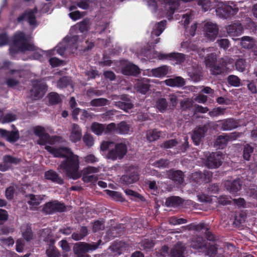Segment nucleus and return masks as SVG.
Wrapping results in <instances>:
<instances>
[{
    "mask_svg": "<svg viewBox=\"0 0 257 257\" xmlns=\"http://www.w3.org/2000/svg\"><path fill=\"white\" fill-rule=\"evenodd\" d=\"M45 148L55 157L66 158L59 165L58 167L59 170L64 171L67 176L74 180L80 177L78 172L79 168L78 156L74 154L67 148H55L50 146H46Z\"/></svg>",
    "mask_w": 257,
    "mask_h": 257,
    "instance_id": "obj_1",
    "label": "nucleus"
},
{
    "mask_svg": "<svg viewBox=\"0 0 257 257\" xmlns=\"http://www.w3.org/2000/svg\"><path fill=\"white\" fill-rule=\"evenodd\" d=\"M182 48L187 49L188 51H193L196 52V47L190 42H183L181 44ZM215 49L212 48H208L206 49H202L201 50H197L196 52L200 57H203L206 55L205 58V63L207 67L210 68L211 73L213 75H218L221 74L223 70H226L225 68H222L219 66L214 65L216 62L217 55L214 51Z\"/></svg>",
    "mask_w": 257,
    "mask_h": 257,
    "instance_id": "obj_2",
    "label": "nucleus"
},
{
    "mask_svg": "<svg viewBox=\"0 0 257 257\" xmlns=\"http://www.w3.org/2000/svg\"><path fill=\"white\" fill-rule=\"evenodd\" d=\"M78 37L74 36L71 38L65 37L53 50L47 52L48 55H53L55 52L60 55H63L65 52L69 53H73L77 48V42Z\"/></svg>",
    "mask_w": 257,
    "mask_h": 257,
    "instance_id": "obj_3",
    "label": "nucleus"
},
{
    "mask_svg": "<svg viewBox=\"0 0 257 257\" xmlns=\"http://www.w3.org/2000/svg\"><path fill=\"white\" fill-rule=\"evenodd\" d=\"M28 40L29 37H26L22 32L16 34L13 38V45L10 48V53L34 51L35 47L32 44L28 43Z\"/></svg>",
    "mask_w": 257,
    "mask_h": 257,
    "instance_id": "obj_4",
    "label": "nucleus"
},
{
    "mask_svg": "<svg viewBox=\"0 0 257 257\" xmlns=\"http://www.w3.org/2000/svg\"><path fill=\"white\" fill-rule=\"evenodd\" d=\"M204 240L201 237L194 238L191 242V246L194 249L205 252V255L209 257L216 256V252L218 251L217 247L213 244L204 243Z\"/></svg>",
    "mask_w": 257,
    "mask_h": 257,
    "instance_id": "obj_5",
    "label": "nucleus"
},
{
    "mask_svg": "<svg viewBox=\"0 0 257 257\" xmlns=\"http://www.w3.org/2000/svg\"><path fill=\"white\" fill-rule=\"evenodd\" d=\"M127 147L124 143H118L115 144L114 147L109 150L107 158L113 161L122 159L126 154Z\"/></svg>",
    "mask_w": 257,
    "mask_h": 257,
    "instance_id": "obj_6",
    "label": "nucleus"
},
{
    "mask_svg": "<svg viewBox=\"0 0 257 257\" xmlns=\"http://www.w3.org/2000/svg\"><path fill=\"white\" fill-rule=\"evenodd\" d=\"M102 242L101 240L99 239L97 242H92L87 243L85 242H79L75 244L74 248V251L79 257H88V255L82 254L89 251L94 250L97 249Z\"/></svg>",
    "mask_w": 257,
    "mask_h": 257,
    "instance_id": "obj_7",
    "label": "nucleus"
},
{
    "mask_svg": "<svg viewBox=\"0 0 257 257\" xmlns=\"http://www.w3.org/2000/svg\"><path fill=\"white\" fill-rule=\"evenodd\" d=\"M217 8L216 9V15L220 18L227 19L232 15H234L238 11V9L236 7H232L231 6L227 5L222 2L218 3L216 5Z\"/></svg>",
    "mask_w": 257,
    "mask_h": 257,
    "instance_id": "obj_8",
    "label": "nucleus"
},
{
    "mask_svg": "<svg viewBox=\"0 0 257 257\" xmlns=\"http://www.w3.org/2000/svg\"><path fill=\"white\" fill-rule=\"evenodd\" d=\"M33 88L30 91L31 97L34 99L42 98L47 90V87L43 81H34L32 82Z\"/></svg>",
    "mask_w": 257,
    "mask_h": 257,
    "instance_id": "obj_9",
    "label": "nucleus"
},
{
    "mask_svg": "<svg viewBox=\"0 0 257 257\" xmlns=\"http://www.w3.org/2000/svg\"><path fill=\"white\" fill-rule=\"evenodd\" d=\"M111 99L116 100L114 101V105L115 106L126 112H128L130 109L133 107V104L127 98L126 95H121L120 96L112 95Z\"/></svg>",
    "mask_w": 257,
    "mask_h": 257,
    "instance_id": "obj_10",
    "label": "nucleus"
},
{
    "mask_svg": "<svg viewBox=\"0 0 257 257\" xmlns=\"http://www.w3.org/2000/svg\"><path fill=\"white\" fill-rule=\"evenodd\" d=\"M34 134L39 137V139L38 141V144L44 145L47 143L52 144L55 142L57 137L51 138L50 136L46 133L45 128L41 126H37L34 128Z\"/></svg>",
    "mask_w": 257,
    "mask_h": 257,
    "instance_id": "obj_11",
    "label": "nucleus"
},
{
    "mask_svg": "<svg viewBox=\"0 0 257 257\" xmlns=\"http://www.w3.org/2000/svg\"><path fill=\"white\" fill-rule=\"evenodd\" d=\"M217 25L211 21L206 22L203 27L204 37L209 41H214L218 34Z\"/></svg>",
    "mask_w": 257,
    "mask_h": 257,
    "instance_id": "obj_12",
    "label": "nucleus"
},
{
    "mask_svg": "<svg viewBox=\"0 0 257 257\" xmlns=\"http://www.w3.org/2000/svg\"><path fill=\"white\" fill-rule=\"evenodd\" d=\"M152 58H158L160 60H174L176 63H180L184 62L185 59V55L179 53H171L170 54H163L160 52L155 51L153 53Z\"/></svg>",
    "mask_w": 257,
    "mask_h": 257,
    "instance_id": "obj_13",
    "label": "nucleus"
},
{
    "mask_svg": "<svg viewBox=\"0 0 257 257\" xmlns=\"http://www.w3.org/2000/svg\"><path fill=\"white\" fill-rule=\"evenodd\" d=\"M223 158L219 152L212 153L207 157L206 165L209 168H216L220 166Z\"/></svg>",
    "mask_w": 257,
    "mask_h": 257,
    "instance_id": "obj_14",
    "label": "nucleus"
},
{
    "mask_svg": "<svg viewBox=\"0 0 257 257\" xmlns=\"http://www.w3.org/2000/svg\"><path fill=\"white\" fill-rule=\"evenodd\" d=\"M65 210L64 205L57 201H52L46 203L43 208L44 212L47 214H52L55 212H63Z\"/></svg>",
    "mask_w": 257,
    "mask_h": 257,
    "instance_id": "obj_15",
    "label": "nucleus"
},
{
    "mask_svg": "<svg viewBox=\"0 0 257 257\" xmlns=\"http://www.w3.org/2000/svg\"><path fill=\"white\" fill-rule=\"evenodd\" d=\"M37 12V10L36 8L33 10L27 11L23 15L18 17L17 20L19 22L26 21L31 27L35 28L38 25L35 17Z\"/></svg>",
    "mask_w": 257,
    "mask_h": 257,
    "instance_id": "obj_16",
    "label": "nucleus"
},
{
    "mask_svg": "<svg viewBox=\"0 0 257 257\" xmlns=\"http://www.w3.org/2000/svg\"><path fill=\"white\" fill-rule=\"evenodd\" d=\"M170 71V69L169 67L166 65H163L154 69H147L144 71V74L150 77L153 76L155 77L162 78L168 74Z\"/></svg>",
    "mask_w": 257,
    "mask_h": 257,
    "instance_id": "obj_17",
    "label": "nucleus"
},
{
    "mask_svg": "<svg viewBox=\"0 0 257 257\" xmlns=\"http://www.w3.org/2000/svg\"><path fill=\"white\" fill-rule=\"evenodd\" d=\"M161 0H159L160 4L161 5V9H158V6L157 2L155 0H146L145 2L146 4L148 7V8L152 11V12L156 16H157L160 18H162L163 17H166L164 14V8L162 6Z\"/></svg>",
    "mask_w": 257,
    "mask_h": 257,
    "instance_id": "obj_18",
    "label": "nucleus"
},
{
    "mask_svg": "<svg viewBox=\"0 0 257 257\" xmlns=\"http://www.w3.org/2000/svg\"><path fill=\"white\" fill-rule=\"evenodd\" d=\"M69 130L70 133L69 137V140L71 142L76 143L81 140L82 137V131L77 124H72Z\"/></svg>",
    "mask_w": 257,
    "mask_h": 257,
    "instance_id": "obj_19",
    "label": "nucleus"
},
{
    "mask_svg": "<svg viewBox=\"0 0 257 257\" xmlns=\"http://www.w3.org/2000/svg\"><path fill=\"white\" fill-rule=\"evenodd\" d=\"M121 72L125 75H136L139 73V69L136 65L124 61L122 64Z\"/></svg>",
    "mask_w": 257,
    "mask_h": 257,
    "instance_id": "obj_20",
    "label": "nucleus"
},
{
    "mask_svg": "<svg viewBox=\"0 0 257 257\" xmlns=\"http://www.w3.org/2000/svg\"><path fill=\"white\" fill-rule=\"evenodd\" d=\"M227 32L230 37H235L240 35L243 32V27L241 24L235 23L228 26L226 28Z\"/></svg>",
    "mask_w": 257,
    "mask_h": 257,
    "instance_id": "obj_21",
    "label": "nucleus"
},
{
    "mask_svg": "<svg viewBox=\"0 0 257 257\" xmlns=\"http://www.w3.org/2000/svg\"><path fill=\"white\" fill-rule=\"evenodd\" d=\"M224 186L227 190L232 194H236L241 189V184L239 179L233 181L227 180L224 183Z\"/></svg>",
    "mask_w": 257,
    "mask_h": 257,
    "instance_id": "obj_22",
    "label": "nucleus"
},
{
    "mask_svg": "<svg viewBox=\"0 0 257 257\" xmlns=\"http://www.w3.org/2000/svg\"><path fill=\"white\" fill-rule=\"evenodd\" d=\"M150 80L148 79L144 78L139 80L135 85L136 90L142 94H146L150 88Z\"/></svg>",
    "mask_w": 257,
    "mask_h": 257,
    "instance_id": "obj_23",
    "label": "nucleus"
},
{
    "mask_svg": "<svg viewBox=\"0 0 257 257\" xmlns=\"http://www.w3.org/2000/svg\"><path fill=\"white\" fill-rule=\"evenodd\" d=\"M133 132L131 125L126 121H121L116 125V133L120 135H128Z\"/></svg>",
    "mask_w": 257,
    "mask_h": 257,
    "instance_id": "obj_24",
    "label": "nucleus"
},
{
    "mask_svg": "<svg viewBox=\"0 0 257 257\" xmlns=\"http://www.w3.org/2000/svg\"><path fill=\"white\" fill-rule=\"evenodd\" d=\"M166 85L170 87H182L185 85L184 79L180 76L175 77L174 78H169L163 81Z\"/></svg>",
    "mask_w": 257,
    "mask_h": 257,
    "instance_id": "obj_25",
    "label": "nucleus"
},
{
    "mask_svg": "<svg viewBox=\"0 0 257 257\" xmlns=\"http://www.w3.org/2000/svg\"><path fill=\"white\" fill-rule=\"evenodd\" d=\"M28 203L30 206L31 209L34 210L36 208L43 200V198L41 195H35L30 194L27 196Z\"/></svg>",
    "mask_w": 257,
    "mask_h": 257,
    "instance_id": "obj_26",
    "label": "nucleus"
},
{
    "mask_svg": "<svg viewBox=\"0 0 257 257\" xmlns=\"http://www.w3.org/2000/svg\"><path fill=\"white\" fill-rule=\"evenodd\" d=\"M206 132L207 128L205 126L199 127L194 130L192 139L196 145L199 144L201 139L204 137Z\"/></svg>",
    "mask_w": 257,
    "mask_h": 257,
    "instance_id": "obj_27",
    "label": "nucleus"
},
{
    "mask_svg": "<svg viewBox=\"0 0 257 257\" xmlns=\"http://www.w3.org/2000/svg\"><path fill=\"white\" fill-rule=\"evenodd\" d=\"M185 247L181 242L177 243L172 249L171 257H185Z\"/></svg>",
    "mask_w": 257,
    "mask_h": 257,
    "instance_id": "obj_28",
    "label": "nucleus"
},
{
    "mask_svg": "<svg viewBox=\"0 0 257 257\" xmlns=\"http://www.w3.org/2000/svg\"><path fill=\"white\" fill-rule=\"evenodd\" d=\"M3 160L4 164H0V170L2 171H6L10 168V166L8 165L9 163L17 164L20 162V159L10 156H4Z\"/></svg>",
    "mask_w": 257,
    "mask_h": 257,
    "instance_id": "obj_29",
    "label": "nucleus"
},
{
    "mask_svg": "<svg viewBox=\"0 0 257 257\" xmlns=\"http://www.w3.org/2000/svg\"><path fill=\"white\" fill-rule=\"evenodd\" d=\"M0 134L8 141L12 142H16L19 137L18 131L9 132L2 128H0Z\"/></svg>",
    "mask_w": 257,
    "mask_h": 257,
    "instance_id": "obj_30",
    "label": "nucleus"
},
{
    "mask_svg": "<svg viewBox=\"0 0 257 257\" xmlns=\"http://www.w3.org/2000/svg\"><path fill=\"white\" fill-rule=\"evenodd\" d=\"M240 45L242 47L245 49L253 48L254 51H255V49H257V46L255 45L254 40L248 36H244L240 39ZM256 54H257V51Z\"/></svg>",
    "mask_w": 257,
    "mask_h": 257,
    "instance_id": "obj_31",
    "label": "nucleus"
},
{
    "mask_svg": "<svg viewBox=\"0 0 257 257\" xmlns=\"http://www.w3.org/2000/svg\"><path fill=\"white\" fill-rule=\"evenodd\" d=\"M233 138L234 136L231 135H220L216 139L214 145L218 147L219 149H222L226 145L229 140Z\"/></svg>",
    "mask_w": 257,
    "mask_h": 257,
    "instance_id": "obj_32",
    "label": "nucleus"
},
{
    "mask_svg": "<svg viewBox=\"0 0 257 257\" xmlns=\"http://www.w3.org/2000/svg\"><path fill=\"white\" fill-rule=\"evenodd\" d=\"M219 125H221V129L223 131L231 130L237 127V121L233 119H228L219 121Z\"/></svg>",
    "mask_w": 257,
    "mask_h": 257,
    "instance_id": "obj_33",
    "label": "nucleus"
},
{
    "mask_svg": "<svg viewBox=\"0 0 257 257\" xmlns=\"http://www.w3.org/2000/svg\"><path fill=\"white\" fill-rule=\"evenodd\" d=\"M181 18V20L179 22L182 25L186 27L190 22V21L194 18V12L191 10H188L185 13L179 15Z\"/></svg>",
    "mask_w": 257,
    "mask_h": 257,
    "instance_id": "obj_34",
    "label": "nucleus"
},
{
    "mask_svg": "<svg viewBox=\"0 0 257 257\" xmlns=\"http://www.w3.org/2000/svg\"><path fill=\"white\" fill-rule=\"evenodd\" d=\"M45 177L46 179L50 180L53 182L62 184L63 183V180L53 170H49L45 172Z\"/></svg>",
    "mask_w": 257,
    "mask_h": 257,
    "instance_id": "obj_35",
    "label": "nucleus"
},
{
    "mask_svg": "<svg viewBox=\"0 0 257 257\" xmlns=\"http://www.w3.org/2000/svg\"><path fill=\"white\" fill-rule=\"evenodd\" d=\"M169 177L179 184H181L183 181V174L181 171H171L169 173Z\"/></svg>",
    "mask_w": 257,
    "mask_h": 257,
    "instance_id": "obj_36",
    "label": "nucleus"
},
{
    "mask_svg": "<svg viewBox=\"0 0 257 257\" xmlns=\"http://www.w3.org/2000/svg\"><path fill=\"white\" fill-rule=\"evenodd\" d=\"M21 232L24 238L27 241L33 238V234L30 226L27 224L23 225L21 227Z\"/></svg>",
    "mask_w": 257,
    "mask_h": 257,
    "instance_id": "obj_37",
    "label": "nucleus"
},
{
    "mask_svg": "<svg viewBox=\"0 0 257 257\" xmlns=\"http://www.w3.org/2000/svg\"><path fill=\"white\" fill-rule=\"evenodd\" d=\"M166 22V21H163L155 24L152 32V35L160 36L165 29Z\"/></svg>",
    "mask_w": 257,
    "mask_h": 257,
    "instance_id": "obj_38",
    "label": "nucleus"
},
{
    "mask_svg": "<svg viewBox=\"0 0 257 257\" xmlns=\"http://www.w3.org/2000/svg\"><path fill=\"white\" fill-rule=\"evenodd\" d=\"M122 179L126 184H132L138 181L139 178L138 172L135 170L130 174L124 175Z\"/></svg>",
    "mask_w": 257,
    "mask_h": 257,
    "instance_id": "obj_39",
    "label": "nucleus"
},
{
    "mask_svg": "<svg viewBox=\"0 0 257 257\" xmlns=\"http://www.w3.org/2000/svg\"><path fill=\"white\" fill-rule=\"evenodd\" d=\"M55 241L51 240V243L47 248L46 253L48 257H59V253L53 245Z\"/></svg>",
    "mask_w": 257,
    "mask_h": 257,
    "instance_id": "obj_40",
    "label": "nucleus"
},
{
    "mask_svg": "<svg viewBox=\"0 0 257 257\" xmlns=\"http://www.w3.org/2000/svg\"><path fill=\"white\" fill-rule=\"evenodd\" d=\"M47 98L50 104H58L62 100L61 96L56 92L50 93L47 96Z\"/></svg>",
    "mask_w": 257,
    "mask_h": 257,
    "instance_id": "obj_41",
    "label": "nucleus"
},
{
    "mask_svg": "<svg viewBox=\"0 0 257 257\" xmlns=\"http://www.w3.org/2000/svg\"><path fill=\"white\" fill-rule=\"evenodd\" d=\"M161 135V132L157 130H149L147 132L146 137L147 140L150 142H153L158 139Z\"/></svg>",
    "mask_w": 257,
    "mask_h": 257,
    "instance_id": "obj_42",
    "label": "nucleus"
},
{
    "mask_svg": "<svg viewBox=\"0 0 257 257\" xmlns=\"http://www.w3.org/2000/svg\"><path fill=\"white\" fill-rule=\"evenodd\" d=\"M182 203V199L179 197L173 196L167 199L165 204L167 206H177Z\"/></svg>",
    "mask_w": 257,
    "mask_h": 257,
    "instance_id": "obj_43",
    "label": "nucleus"
},
{
    "mask_svg": "<svg viewBox=\"0 0 257 257\" xmlns=\"http://www.w3.org/2000/svg\"><path fill=\"white\" fill-rule=\"evenodd\" d=\"M92 132L97 135H101L105 130V125L98 122H93L91 126Z\"/></svg>",
    "mask_w": 257,
    "mask_h": 257,
    "instance_id": "obj_44",
    "label": "nucleus"
},
{
    "mask_svg": "<svg viewBox=\"0 0 257 257\" xmlns=\"http://www.w3.org/2000/svg\"><path fill=\"white\" fill-rule=\"evenodd\" d=\"M108 102V100L107 99L103 98H99L92 99L90 102V104L92 106L100 107L107 105Z\"/></svg>",
    "mask_w": 257,
    "mask_h": 257,
    "instance_id": "obj_45",
    "label": "nucleus"
},
{
    "mask_svg": "<svg viewBox=\"0 0 257 257\" xmlns=\"http://www.w3.org/2000/svg\"><path fill=\"white\" fill-rule=\"evenodd\" d=\"M156 105L160 112H164L168 106V103L165 98H161L158 99Z\"/></svg>",
    "mask_w": 257,
    "mask_h": 257,
    "instance_id": "obj_46",
    "label": "nucleus"
},
{
    "mask_svg": "<svg viewBox=\"0 0 257 257\" xmlns=\"http://www.w3.org/2000/svg\"><path fill=\"white\" fill-rule=\"evenodd\" d=\"M197 4L204 12L208 11L211 7V3L210 0H198Z\"/></svg>",
    "mask_w": 257,
    "mask_h": 257,
    "instance_id": "obj_47",
    "label": "nucleus"
},
{
    "mask_svg": "<svg viewBox=\"0 0 257 257\" xmlns=\"http://www.w3.org/2000/svg\"><path fill=\"white\" fill-rule=\"evenodd\" d=\"M253 148L249 145L246 144L244 147L243 157L246 160H249L253 152Z\"/></svg>",
    "mask_w": 257,
    "mask_h": 257,
    "instance_id": "obj_48",
    "label": "nucleus"
},
{
    "mask_svg": "<svg viewBox=\"0 0 257 257\" xmlns=\"http://www.w3.org/2000/svg\"><path fill=\"white\" fill-rule=\"evenodd\" d=\"M225 108L220 107L214 108L209 112L211 117H216L223 115L225 112Z\"/></svg>",
    "mask_w": 257,
    "mask_h": 257,
    "instance_id": "obj_49",
    "label": "nucleus"
},
{
    "mask_svg": "<svg viewBox=\"0 0 257 257\" xmlns=\"http://www.w3.org/2000/svg\"><path fill=\"white\" fill-rule=\"evenodd\" d=\"M106 194L112 197V199L117 201H122V198L121 194L118 192H116L114 191H111L109 190H105Z\"/></svg>",
    "mask_w": 257,
    "mask_h": 257,
    "instance_id": "obj_50",
    "label": "nucleus"
},
{
    "mask_svg": "<svg viewBox=\"0 0 257 257\" xmlns=\"http://www.w3.org/2000/svg\"><path fill=\"white\" fill-rule=\"evenodd\" d=\"M227 80L229 84L233 86L237 87L240 85V79L236 76L230 75L228 76Z\"/></svg>",
    "mask_w": 257,
    "mask_h": 257,
    "instance_id": "obj_51",
    "label": "nucleus"
},
{
    "mask_svg": "<svg viewBox=\"0 0 257 257\" xmlns=\"http://www.w3.org/2000/svg\"><path fill=\"white\" fill-rule=\"evenodd\" d=\"M236 69L240 72H243L246 66V62L243 59L237 60L235 63Z\"/></svg>",
    "mask_w": 257,
    "mask_h": 257,
    "instance_id": "obj_52",
    "label": "nucleus"
},
{
    "mask_svg": "<svg viewBox=\"0 0 257 257\" xmlns=\"http://www.w3.org/2000/svg\"><path fill=\"white\" fill-rule=\"evenodd\" d=\"M71 85V80L69 78L64 77L61 78L57 83V86L59 88H63Z\"/></svg>",
    "mask_w": 257,
    "mask_h": 257,
    "instance_id": "obj_53",
    "label": "nucleus"
},
{
    "mask_svg": "<svg viewBox=\"0 0 257 257\" xmlns=\"http://www.w3.org/2000/svg\"><path fill=\"white\" fill-rule=\"evenodd\" d=\"M99 171V169L97 168L88 166L84 168L82 170L83 176H87L93 173H97Z\"/></svg>",
    "mask_w": 257,
    "mask_h": 257,
    "instance_id": "obj_54",
    "label": "nucleus"
},
{
    "mask_svg": "<svg viewBox=\"0 0 257 257\" xmlns=\"http://www.w3.org/2000/svg\"><path fill=\"white\" fill-rule=\"evenodd\" d=\"M83 140L85 145L88 147H91L93 145L94 140L92 136L87 133H86L83 138Z\"/></svg>",
    "mask_w": 257,
    "mask_h": 257,
    "instance_id": "obj_55",
    "label": "nucleus"
},
{
    "mask_svg": "<svg viewBox=\"0 0 257 257\" xmlns=\"http://www.w3.org/2000/svg\"><path fill=\"white\" fill-rule=\"evenodd\" d=\"M197 24L195 23L192 25L190 28H186L185 34L188 36H194L197 29Z\"/></svg>",
    "mask_w": 257,
    "mask_h": 257,
    "instance_id": "obj_56",
    "label": "nucleus"
},
{
    "mask_svg": "<svg viewBox=\"0 0 257 257\" xmlns=\"http://www.w3.org/2000/svg\"><path fill=\"white\" fill-rule=\"evenodd\" d=\"M169 161L167 160H160L159 161H156L152 165L158 168H165L167 167L169 165Z\"/></svg>",
    "mask_w": 257,
    "mask_h": 257,
    "instance_id": "obj_57",
    "label": "nucleus"
},
{
    "mask_svg": "<svg viewBox=\"0 0 257 257\" xmlns=\"http://www.w3.org/2000/svg\"><path fill=\"white\" fill-rule=\"evenodd\" d=\"M17 119V116L15 114L13 113H8L6 114L2 121L3 123H8L15 120Z\"/></svg>",
    "mask_w": 257,
    "mask_h": 257,
    "instance_id": "obj_58",
    "label": "nucleus"
},
{
    "mask_svg": "<svg viewBox=\"0 0 257 257\" xmlns=\"http://www.w3.org/2000/svg\"><path fill=\"white\" fill-rule=\"evenodd\" d=\"M217 43L218 44L221 48L224 50H226L230 46L229 41L227 39H222L217 41Z\"/></svg>",
    "mask_w": 257,
    "mask_h": 257,
    "instance_id": "obj_59",
    "label": "nucleus"
},
{
    "mask_svg": "<svg viewBox=\"0 0 257 257\" xmlns=\"http://www.w3.org/2000/svg\"><path fill=\"white\" fill-rule=\"evenodd\" d=\"M104 228V225L102 221L97 220L94 222L93 225V231L94 232L102 230Z\"/></svg>",
    "mask_w": 257,
    "mask_h": 257,
    "instance_id": "obj_60",
    "label": "nucleus"
},
{
    "mask_svg": "<svg viewBox=\"0 0 257 257\" xmlns=\"http://www.w3.org/2000/svg\"><path fill=\"white\" fill-rule=\"evenodd\" d=\"M203 178V174L200 172H196L192 173L190 179L194 182H199Z\"/></svg>",
    "mask_w": 257,
    "mask_h": 257,
    "instance_id": "obj_61",
    "label": "nucleus"
},
{
    "mask_svg": "<svg viewBox=\"0 0 257 257\" xmlns=\"http://www.w3.org/2000/svg\"><path fill=\"white\" fill-rule=\"evenodd\" d=\"M116 125L114 123H111L107 125H105V130L104 133H116Z\"/></svg>",
    "mask_w": 257,
    "mask_h": 257,
    "instance_id": "obj_62",
    "label": "nucleus"
},
{
    "mask_svg": "<svg viewBox=\"0 0 257 257\" xmlns=\"http://www.w3.org/2000/svg\"><path fill=\"white\" fill-rule=\"evenodd\" d=\"M25 245L24 241L21 239H18L16 241V250L19 252H21L23 251L24 246Z\"/></svg>",
    "mask_w": 257,
    "mask_h": 257,
    "instance_id": "obj_63",
    "label": "nucleus"
},
{
    "mask_svg": "<svg viewBox=\"0 0 257 257\" xmlns=\"http://www.w3.org/2000/svg\"><path fill=\"white\" fill-rule=\"evenodd\" d=\"M177 144V142L175 140H171L164 142L162 147L166 149H170L175 146Z\"/></svg>",
    "mask_w": 257,
    "mask_h": 257,
    "instance_id": "obj_64",
    "label": "nucleus"
}]
</instances>
